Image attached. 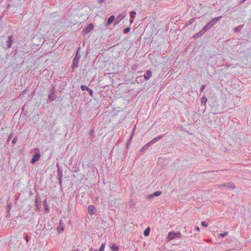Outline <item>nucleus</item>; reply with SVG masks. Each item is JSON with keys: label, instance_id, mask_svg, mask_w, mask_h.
<instances>
[{"label": "nucleus", "instance_id": "nucleus-1", "mask_svg": "<svg viewBox=\"0 0 251 251\" xmlns=\"http://www.w3.org/2000/svg\"><path fill=\"white\" fill-rule=\"evenodd\" d=\"M80 47L78 48V49L76 51L75 56L74 58L73 64L72 65V67L73 69H74L75 67H76L78 64L79 60L80 58V56L79 54V51L80 50Z\"/></svg>", "mask_w": 251, "mask_h": 251}, {"label": "nucleus", "instance_id": "nucleus-2", "mask_svg": "<svg viewBox=\"0 0 251 251\" xmlns=\"http://www.w3.org/2000/svg\"><path fill=\"white\" fill-rule=\"evenodd\" d=\"M35 154L33 155L32 158L31 160V163L34 164L35 162L38 161L41 156L40 150L36 148L34 149Z\"/></svg>", "mask_w": 251, "mask_h": 251}, {"label": "nucleus", "instance_id": "nucleus-3", "mask_svg": "<svg viewBox=\"0 0 251 251\" xmlns=\"http://www.w3.org/2000/svg\"><path fill=\"white\" fill-rule=\"evenodd\" d=\"M222 16H220L213 18L212 20L208 22L206 25L208 28H210L213 26L221 18Z\"/></svg>", "mask_w": 251, "mask_h": 251}, {"label": "nucleus", "instance_id": "nucleus-4", "mask_svg": "<svg viewBox=\"0 0 251 251\" xmlns=\"http://www.w3.org/2000/svg\"><path fill=\"white\" fill-rule=\"evenodd\" d=\"M177 234H180V232H175L174 231H170L166 237L168 241L172 240L173 239L177 238Z\"/></svg>", "mask_w": 251, "mask_h": 251}, {"label": "nucleus", "instance_id": "nucleus-5", "mask_svg": "<svg viewBox=\"0 0 251 251\" xmlns=\"http://www.w3.org/2000/svg\"><path fill=\"white\" fill-rule=\"evenodd\" d=\"M55 90L54 88L50 89V94L48 95V100L50 102L56 99Z\"/></svg>", "mask_w": 251, "mask_h": 251}, {"label": "nucleus", "instance_id": "nucleus-6", "mask_svg": "<svg viewBox=\"0 0 251 251\" xmlns=\"http://www.w3.org/2000/svg\"><path fill=\"white\" fill-rule=\"evenodd\" d=\"M94 29V25L92 24H90L88 26L83 29L82 32L84 34H87Z\"/></svg>", "mask_w": 251, "mask_h": 251}, {"label": "nucleus", "instance_id": "nucleus-7", "mask_svg": "<svg viewBox=\"0 0 251 251\" xmlns=\"http://www.w3.org/2000/svg\"><path fill=\"white\" fill-rule=\"evenodd\" d=\"M219 187H226L229 188L234 189L235 188V185L232 182H228L225 184H221L218 185Z\"/></svg>", "mask_w": 251, "mask_h": 251}, {"label": "nucleus", "instance_id": "nucleus-8", "mask_svg": "<svg viewBox=\"0 0 251 251\" xmlns=\"http://www.w3.org/2000/svg\"><path fill=\"white\" fill-rule=\"evenodd\" d=\"M13 42V36L12 35L8 36L7 40L6 42L7 44V49H9L11 47Z\"/></svg>", "mask_w": 251, "mask_h": 251}, {"label": "nucleus", "instance_id": "nucleus-9", "mask_svg": "<svg viewBox=\"0 0 251 251\" xmlns=\"http://www.w3.org/2000/svg\"><path fill=\"white\" fill-rule=\"evenodd\" d=\"M88 210L90 215H93L96 211V209L94 205H89L88 207Z\"/></svg>", "mask_w": 251, "mask_h": 251}, {"label": "nucleus", "instance_id": "nucleus-10", "mask_svg": "<svg viewBox=\"0 0 251 251\" xmlns=\"http://www.w3.org/2000/svg\"><path fill=\"white\" fill-rule=\"evenodd\" d=\"M151 72L150 70H148L145 73L144 77L146 80H148L151 77Z\"/></svg>", "mask_w": 251, "mask_h": 251}, {"label": "nucleus", "instance_id": "nucleus-11", "mask_svg": "<svg viewBox=\"0 0 251 251\" xmlns=\"http://www.w3.org/2000/svg\"><path fill=\"white\" fill-rule=\"evenodd\" d=\"M125 17V15L124 14H120L118 16L116 17L115 19V21L114 23V25H116L118 24L122 19H123Z\"/></svg>", "mask_w": 251, "mask_h": 251}, {"label": "nucleus", "instance_id": "nucleus-12", "mask_svg": "<svg viewBox=\"0 0 251 251\" xmlns=\"http://www.w3.org/2000/svg\"><path fill=\"white\" fill-rule=\"evenodd\" d=\"M115 19L114 16L112 15L110 16L107 21L106 25H109L111 24L114 21Z\"/></svg>", "mask_w": 251, "mask_h": 251}, {"label": "nucleus", "instance_id": "nucleus-13", "mask_svg": "<svg viewBox=\"0 0 251 251\" xmlns=\"http://www.w3.org/2000/svg\"><path fill=\"white\" fill-rule=\"evenodd\" d=\"M161 192L160 191H156L154 193H153V194H151L150 196H149V198H150L151 197H157V196H160L161 194Z\"/></svg>", "mask_w": 251, "mask_h": 251}, {"label": "nucleus", "instance_id": "nucleus-14", "mask_svg": "<svg viewBox=\"0 0 251 251\" xmlns=\"http://www.w3.org/2000/svg\"><path fill=\"white\" fill-rule=\"evenodd\" d=\"M164 136L163 135H159L158 136H157L155 138H154L152 140H151L152 142V143H154L155 142H156L157 141H158L159 140H160V139H161Z\"/></svg>", "mask_w": 251, "mask_h": 251}, {"label": "nucleus", "instance_id": "nucleus-15", "mask_svg": "<svg viewBox=\"0 0 251 251\" xmlns=\"http://www.w3.org/2000/svg\"><path fill=\"white\" fill-rule=\"evenodd\" d=\"M151 231L150 227H147L144 231V235L145 236L147 237L149 235Z\"/></svg>", "mask_w": 251, "mask_h": 251}, {"label": "nucleus", "instance_id": "nucleus-16", "mask_svg": "<svg viewBox=\"0 0 251 251\" xmlns=\"http://www.w3.org/2000/svg\"><path fill=\"white\" fill-rule=\"evenodd\" d=\"M207 101V99L204 96L202 97L201 99V105H205Z\"/></svg>", "mask_w": 251, "mask_h": 251}, {"label": "nucleus", "instance_id": "nucleus-17", "mask_svg": "<svg viewBox=\"0 0 251 251\" xmlns=\"http://www.w3.org/2000/svg\"><path fill=\"white\" fill-rule=\"evenodd\" d=\"M111 249L112 250V251H119V247L115 244L112 245V246L111 247Z\"/></svg>", "mask_w": 251, "mask_h": 251}, {"label": "nucleus", "instance_id": "nucleus-18", "mask_svg": "<svg viewBox=\"0 0 251 251\" xmlns=\"http://www.w3.org/2000/svg\"><path fill=\"white\" fill-rule=\"evenodd\" d=\"M242 27H243V25H241V26H238L234 27L233 28L234 32H237L239 31V30H241V29L242 28Z\"/></svg>", "mask_w": 251, "mask_h": 251}, {"label": "nucleus", "instance_id": "nucleus-19", "mask_svg": "<svg viewBox=\"0 0 251 251\" xmlns=\"http://www.w3.org/2000/svg\"><path fill=\"white\" fill-rule=\"evenodd\" d=\"M203 34V33L202 32L201 30H200L199 32H198L197 33H196L194 37H199L200 36H201Z\"/></svg>", "mask_w": 251, "mask_h": 251}, {"label": "nucleus", "instance_id": "nucleus-20", "mask_svg": "<svg viewBox=\"0 0 251 251\" xmlns=\"http://www.w3.org/2000/svg\"><path fill=\"white\" fill-rule=\"evenodd\" d=\"M228 234V232L226 231L224 233H222L219 234V236L220 237L222 238H224Z\"/></svg>", "mask_w": 251, "mask_h": 251}, {"label": "nucleus", "instance_id": "nucleus-21", "mask_svg": "<svg viewBox=\"0 0 251 251\" xmlns=\"http://www.w3.org/2000/svg\"><path fill=\"white\" fill-rule=\"evenodd\" d=\"M194 19L192 18V19H190L188 21H187L185 25H189L192 24L194 22Z\"/></svg>", "mask_w": 251, "mask_h": 251}, {"label": "nucleus", "instance_id": "nucleus-22", "mask_svg": "<svg viewBox=\"0 0 251 251\" xmlns=\"http://www.w3.org/2000/svg\"><path fill=\"white\" fill-rule=\"evenodd\" d=\"M136 15V13L135 11H132L130 12V16L131 18H134L135 17V16Z\"/></svg>", "mask_w": 251, "mask_h": 251}, {"label": "nucleus", "instance_id": "nucleus-23", "mask_svg": "<svg viewBox=\"0 0 251 251\" xmlns=\"http://www.w3.org/2000/svg\"><path fill=\"white\" fill-rule=\"evenodd\" d=\"M105 243H104L101 244L98 251H103L105 248Z\"/></svg>", "mask_w": 251, "mask_h": 251}, {"label": "nucleus", "instance_id": "nucleus-24", "mask_svg": "<svg viewBox=\"0 0 251 251\" xmlns=\"http://www.w3.org/2000/svg\"><path fill=\"white\" fill-rule=\"evenodd\" d=\"M80 88H81V89L82 91H84V90H86V91H87L89 88V87H88L86 85H82L81 86V87H80Z\"/></svg>", "mask_w": 251, "mask_h": 251}, {"label": "nucleus", "instance_id": "nucleus-25", "mask_svg": "<svg viewBox=\"0 0 251 251\" xmlns=\"http://www.w3.org/2000/svg\"><path fill=\"white\" fill-rule=\"evenodd\" d=\"M130 30V28L129 27H127L124 29L123 33L124 34H126L129 32Z\"/></svg>", "mask_w": 251, "mask_h": 251}, {"label": "nucleus", "instance_id": "nucleus-26", "mask_svg": "<svg viewBox=\"0 0 251 251\" xmlns=\"http://www.w3.org/2000/svg\"><path fill=\"white\" fill-rule=\"evenodd\" d=\"M201 225L202 226H203V227H206L208 226V223L205 221L201 222Z\"/></svg>", "mask_w": 251, "mask_h": 251}, {"label": "nucleus", "instance_id": "nucleus-27", "mask_svg": "<svg viewBox=\"0 0 251 251\" xmlns=\"http://www.w3.org/2000/svg\"><path fill=\"white\" fill-rule=\"evenodd\" d=\"M208 29L209 28H208L206 25H205L201 30L202 31V32H203L204 34Z\"/></svg>", "mask_w": 251, "mask_h": 251}, {"label": "nucleus", "instance_id": "nucleus-28", "mask_svg": "<svg viewBox=\"0 0 251 251\" xmlns=\"http://www.w3.org/2000/svg\"><path fill=\"white\" fill-rule=\"evenodd\" d=\"M208 29L209 28H208L206 25H205L201 30L202 31V32H203L204 34Z\"/></svg>", "mask_w": 251, "mask_h": 251}, {"label": "nucleus", "instance_id": "nucleus-29", "mask_svg": "<svg viewBox=\"0 0 251 251\" xmlns=\"http://www.w3.org/2000/svg\"><path fill=\"white\" fill-rule=\"evenodd\" d=\"M148 149V148L146 147V145H144L140 150V151L141 152H143L144 151H146L147 149Z\"/></svg>", "mask_w": 251, "mask_h": 251}, {"label": "nucleus", "instance_id": "nucleus-30", "mask_svg": "<svg viewBox=\"0 0 251 251\" xmlns=\"http://www.w3.org/2000/svg\"><path fill=\"white\" fill-rule=\"evenodd\" d=\"M64 228L63 226H61L60 227L59 226L58 227V231L59 232H62L64 231Z\"/></svg>", "mask_w": 251, "mask_h": 251}, {"label": "nucleus", "instance_id": "nucleus-31", "mask_svg": "<svg viewBox=\"0 0 251 251\" xmlns=\"http://www.w3.org/2000/svg\"><path fill=\"white\" fill-rule=\"evenodd\" d=\"M44 202L45 203V206H46L45 209V212L46 213H48L49 211V209L47 207V206L46 205V200L44 201Z\"/></svg>", "mask_w": 251, "mask_h": 251}, {"label": "nucleus", "instance_id": "nucleus-32", "mask_svg": "<svg viewBox=\"0 0 251 251\" xmlns=\"http://www.w3.org/2000/svg\"><path fill=\"white\" fill-rule=\"evenodd\" d=\"M206 85H202L200 88V91L202 92L204 89L205 88Z\"/></svg>", "mask_w": 251, "mask_h": 251}, {"label": "nucleus", "instance_id": "nucleus-33", "mask_svg": "<svg viewBox=\"0 0 251 251\" xmlns=\"http://www.w3.org/2000/svg\"><path fill=\"white\" fill-rule=\"evenodd\" d=\"M17 141V136H15L12 141L13 144H15Z\"/></svg>", "mask_w": 251, "mask_h": 251}, {"label": "nucleus", "instance_id": "nucleus-34", "mask_svg": "<svg viewBox=\"0 0 251 251\" xmlns=\"http://www.w3.org/2000/svg\"><path fill=\"white\" fill-rule=\"evenodd\" d=\"M87 91H88V92H89V93L90 95L91 96H93V90H92L91 89L89 88V89H88V90H87Z\"/></svg>", "mask_w": 251, "mask_h": 251}, {"label": "nucleus", "instance_id": "nucleus-35", "mask_svg": "<svg viewBox=\"0 0 251 251\" xmlns=\"http://www.w3.org/2000/svg\"><path fill=\"white\" fill-rule=\"evenodd\" d=\"M153 144L152 142L151 141L150 142H149V143H148L147 144H146L145 145L146 146V147L148 148L151 145Z\"/></svg>", "mask_w": 251, "mask_h": 251}, {"label": "nucleus", "instance_id": "nucleus-36", "mask_svg": "<svg viewBox=\"0 0 251 251\" xmlns=\"http://www.w3.org/2000/svg\"><path fill=\"white\" fill-rule=\"evenodd\" d=\"M153 144L152 142L151 141L150 142H149V143H148L147 144H146L145 145L146 146V147L148 148L151 145Z\"/></svg>", "mask_w": 251, "mask_h": 251}, {"label": "nucleus", "instance_id": "nucleus-37", "mask_svg": "<svg viewBox=\"0 0 251 251\" xmlns=\"http://www.w3.org/2000/svg\"><path fill=\"white\" fill-rule=\"evenodd\" d=\"M12 136H13V134H12V133H11L8 138L7 141H9L11 140V139L12 138Z\"/></svg>", "mask_w": 251, "mask_h": 251}, {"label": "nucleus", "instance_id": "nucleus-38", "mask_svg": "<svg viewBox=\"0 0 251 251\" xmlns=\"http://www.w3.org/2000/svg\"><path fill=\"white\" fill-rule=\"evenodd\" d=\"M25 240H26V243L28 242L29 239H28V236L27 235H25Z\"/></svg>", "mask_w": 251, "mask_h": 251}, {"label": "nucleus", "instance_id": "nucleus-39", "mask_svg": "<svg viewBox=\"0 0 251 251\" xmlns=\"http://www.w3.org/2000/svg\"><path fill=\"white\" fill-rule=\"evenodd\" d=\"M25 90L22 91L21 92V93L20 94V97L24 96V95H25Z\"/></svg>", "mask_w": 251, "mask_h": 251}, {"label": "nucleus", "instance_id": "nucleus-40", "mask_svg": "<svg viewBox=\"0 0 251 251\" xmlns=\"http://www.w3.org/2000/svg\"><path fill=\"white\" fill-rule=\"evenodd\" d=\"M105 0H98V2L99 4H101Z\"/></svg>", "mask_w": 251, "mask_h": 251}, {"label": "nucleus", "instance_id": "nucleus-41", "mask_svg": "<svg viewBox=\"0 0 251 251\" xmlns=\"http://www.w3.org/2000/svg\"><path fill=\"white\" fill-rule=\"evenodd\" d=\"M62 175H61L59 178V183L61 184V182H62Z\"/></svg>", "mask_w": 251, "mask_h": 251}, {"label": "nucleus", "instance_id": "nucleus-42", "mask_svg": "<svg viewBox=\"0 0 251 251\" xmlns=\"http://www.w3.org/2000/svg\"><path fill=\"white\" fill-rule=\"evenodd\" d=\"M89 251H98L97 249H93L92 248H91L89 250Z\"/></svg>", "mask_w": 251, "mask_h": 251}, {"label": "nucleus", "instance_id": "nucleus-43", "mask_svg": "<svg viewBox=\"0 0 251 251\" xmlns=\"http://www.w3.org/2000/svg\"><path fill=\"white\" fill-rule=\"evenodd\" d=\"M90 134L91 136H93V135H94V131H93V130H91V131H90Z\"/></svg>", "mask_w": 251, "mask_h": 251}, {"label": "nucleus", "instance_id": "nucleus-44", "mask_svg": "<svg viewBox=\"0 0 251 251\" xmlns=\"http://www.w3.org/2000/svg\"><path fill=\"white\" fill-rule=\"evenodd\" d=\"M62 224V221L61 220H60L59 221V227L61 226Z\"/></svg>", "mask_w": 251, "mask_h": 251}, {"label": "nucleus", "instance_id": "nucleus-45", "mask_svg": "<svg viewBox=\"0 0 251 251\" xmlns=\"http://www.w3.org/2000/svg\"><path fill=\"white\" fill-rule=\"evenodd\" d=\"M196 230L199 231H200V227L198 226H197L196 227Z\"/></svg>", "mask_w": 251, "mask_h": 251}, {"label": "nucleus", "instance_id": "nucleus-46", "mask_svg": "<svg viewBox=\"0 0 251 251\" xmlns=\"http://www.w3.org/2000/svg\"><path fill=\"white\" fill-rule=\"evenodd\" d=\"M135 128H136V126H134V128H133V129L132 130V134L134 132L135 130Z\"/></svg>", "mask_w": 251, "mask_h": 251}, {"label": "nucleus", "instance_id": "nucleus-47", "mask_svg": "<svg viewBox=\"0 0 251 251\" xmlns=\"http://www.w3.org/2000/svg\"><path fill=\"white\" fill-rule=\"evenodd\" d=\"M181 234L180 232V234H177V237H178V238H180L181 237Z\"/></svg>", "mask_w": 251, "mask_h": 251}, {"label": "nucleus", "instance_id": "nucleus-48", "mask_svg": "<svg viewBox=\"0 0 251 251\" xmlns=\"http://www.w3.org/2000/svg\"><path fill=\"white\" fill-rule=\"evenodd\" d=\"M133 22V20L132 19L130 20V23L132 24Z\"/></svg>", "mask_w": 251, "mask_h": 251}, {"label": "nucleus", "instance_id": "nucleus-49", "mask_svg": "<svg viewBox=\"0 0 251 251\" xmlns=\"http://www.w3.org/2000/svg\"><path fill=\"white\" fill-rule=\"evenodd\" d=\"M8 209H10L11 208V206L10 205H8Z\"/></svg>", "mask_w": 251, "mask_h": 251}]
</instances>
